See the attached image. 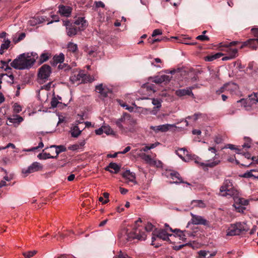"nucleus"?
I'll return each mask as SVG.
<instances>
[{"label": "nucleus", "mask_w": 258, "mask_h": 258, "mask_svg": "<svg viewBox=\"0 0 258 258\" xmlns=\"http://www.w3.org/2000/svg\"><path fill=\"white\" fill-rule=\"evenodd\" d=\"M38 56L35 52L24 53L19 55L11 63L15 69L25 70L30 68L34 63Z\"/></svg>", "instance_id": "1"}, {"label": "nucleus", "mask_w": 258, "mask_h": 258, "mask_svg": "<svg viewBox=\"0 0 258 258\" xmlns=\"http://www.w3.org/2000/svg\"><path fill=\"white\" fill-rule=\"evenodd\" d=\"M166 229H160L159 230H155L153 232V236L152 237V244L154 245L153 242L156 239V238H159L161 239H163L164 240H169V237L172 236L173 235L172 234H169V231L172 232H177L179 233L178 235L180 237V239L181 240H184L185 239L184 238V235L183 234V232L181 231L179 229H175L174 230H172L171 228L169 227L168 225L165 224Z\"/></svg>", "instance_id": "2"}, {"label": "nucleus", "mask_w": 258, "mask_h": 258, "mask_svg": "<svg viewBox=\"0 0 258 258\" xmlns=\"http://www.w3.org/2000/svg\"><path fill=\"white\" fill-rule=\"evenodd\" d=\"M126 121H128L131 125H135L137 123L136 119L131 118L130 115L125 113L115 121V124L122 132H133V128L124 127L122 125V123H125Z\"/></svg>", "instance_id": "3"}, {"label": "nucleus", "mask_w": 258, "mask_h": 258, "mask_svg": "<svg viewBox=\"0 0 258 258\" xmlns=\"http://www.w3.org/2000/svg\"><path fill=\"white\" fill-rule=\"evenodd\" d=\"M237 191L233 188L232 181L230 179L225 180L220 188L221 195L223 197L230 196L231 197L237 194Z\"/></svg>", "instance_id": "4"}, {"label": "nucleus", "mask_w": 258, "mask_h": 258, "mask_svg": "<svg viewBox=\"0 0 258 258\" xmlns=\"http://www.w3.org/2000/svg\"><path fill=\"white\" fill-rule=\"evenodd\" d=\"M192 160H194L196 163L203 167L205 170L207 169L208 167L213 168L218 165L220 162L219 160H216V157H214L213 160H207L206 162H200L201 158L196 156L192 157Z\"/></svg>", "instance_id": "5"}, {"label": "nucleus", "mask_w": 258, "mask_h": 258, "mask_svg": "<svg viewBox=\"0 0 258 258\" xmlns=\"http://www.w3.org/2000/svg\"><path fill=\"white\" fill-rule=\"evenodd\" d=\"M70 81L74 84H79L83 81L92 82L94 79H92L90 76H88L84 74L83 72H79L77 75H72L70 78Z\"/></svg>", "instance_id": "6"}, {"label": "nucleus", "mask_w": 258, "mask_h": 258, "mask_svg": "<svg viewBox=\"0 0 258 258\" xmlns=\"http://www.w3.org/2000/svg\"><path fill=\"white\" fill-rule=\"evenodd\" d=\"M43 169V166L41 163L38 162H34L27 168H23L22 172L26 176H27L29 174L42 171Z\"/></svg>", "instance_id": "7"}, {"label": "nucleus", "mask_w": 258, "mask_h": 258, "mask_svg": "<svg viewBox=\"0 0 258 258\" xmlns=\"http://www.w3.org/2000/svg\"><path fill=\"white\" fill-rule=\"evenodd\" d=\"M238 90V86L236 84L234 83H228L225 84L219 90H217L216 92L218 94L223 92L229 93L231 94H233L236 93Z\"/></svg>", "instance_id": "8"}, {"label": "nucleus", "mask_w": 258, "mask_h": 258, "mask_svg": "<svg viewBox=\"0 0 258 258\" xmlns=\"http://www.w3.org/2000/svg\"><path fill=\"white\" fill-rule=\"evenodd\" d=\"M138 222H142L140 218L136 222V225H137ZM128 238L130 239H138L140 240H144L146 238V234L144 231H142L141 229L136 226V227L134 230L133 233H131L128 235Z\"/></svg>", "instance_id": "9"}, {"label": "nucleus", "mask_w": 258, "mask_h": 258, "mask_svg": "<svg viewBox=\"0 0 258 258\" xmlns=\"http://www.w3.org/2000/svg\"><path fill=\"white\" fill-rule=\"evenodd\" d=\"M51 73V67L48 65L44 64L39 69L38 78L40 80L45 82L48 79Z\"/></svg>", "instance_id": "10"}, {"label": "nucleus", "mask_w": 258, "mask_h": 258, "mask_svg": "<svg viewBox=\"0 0 258 258\" xmlns=\"http://www.w3.org/2000/svg\"><path fill=\"white\" fill-rule=\"evenodd\" d=\"M96 91L100 94L101 97L105 98L108 96L109 93L112 92L111 89L109 88L106 85L100 84L95 87Z\"/></svg>", "instance_id": "11"}, {"label": "nucleus", "mask_w": 258, "mask_h": 258, "mask_svg": "<svg viewBox=\"0 0 258 258\" xmlns=\"http://www.w3.org/2000/svg\"><path fill=\"white\" fill-rule=\"evenodd\" d=\"M218 47L220 50L227 52V54H231L235 50V57L238 55L237 49L231 48V46H229L227 44H225L223 42L219 43L218 45Z\"/></svg>", "instance_id": "12"}, {"label": "nucleus", "mask_w": 258, "mask_h": 258, "mask_svg": "<svg viewBox=\"0 0 258 258\" xmlns=\"http://www.w3.org/2000/svg\"><path fill=\"white\" fill-rule=\"evenodd\" d=\"M171 76L167 75H163L161 76H156L153 78H151V82L156 84H161L164 83L165 84L170 82L171 79Z\"/></svg>", "instance_id": "13"}, {"label": "nucleus", "mask_w": 258, "mask_h": 258, "mask_svg": "<svg viewBox=\"0 0 258 258\" xmlns=\"http://www.w3.org/2000/svg\"><path fill=\"white\" fill-rule=\"evenodd\" d=\"M176 126L172 124H161L158 126H151L150 128L154 131L155 133L159 132H166L172 127H174Z\"/></svg>", "instance_id": "14"}, {"label": "nucleus", "mask_w": 258, "mask_h": 258, "mask_svg": "<svg viewBox=\"0 0 258 258\" xmlns=\"http://www.w3.org/2000/svg\"><path fill=\"white\" fill-rule=\"evenodd\" d=\"M192 218L190 220V223L195 225H206L207 220L204 219L202 216L194 215L190 213Z\"/></svg>", "instance_id": "15"}, {"label": "nucleus", "mask_w": 258, "mask_h": 258, "mask_svg": "<svg viewBox=\"0 0 258 258\" xmlns=\"http://www.w3.org/2000/svg\"><path fill=\"white\" fill-rule=\"evenodd\" d=\"M122 176L125 178L128 181L132 182L134 184H137L136 180V174L135 173L131 172L129 170H125L122 174Z\"/></svg>", "instance_id": "16"}, {"label": "nucleus", "mask_w": 258, "mask_h": 258, "mask_svg": "<svg viewBox=\"0 0 258 258\" xmlns=\"http://www.w3.org/2000/svg\"><path fill=\"white\" fill-rule=\"evenodd\" d=\"M72 10V8L69 6L60 5L58 7V12L63 17H69L71 14Z\"/></svg>", "instance_id": "17"}, {"label": "nucleus", "mask_w": 258, "mask_h": 258, "mask_svg": "<svg viewBox=\"0 0 258 258\" xmlns=\"http://www.w3.org/2000/svg\"><path fill=\"white\" fill-rule=\"evenodd\" d=\"M192 88H187L185 89H178L175 91V94L178 97H182L186 95L188 96H194L191 90Z\"/></svg>", "instance_id": "18"}, {"label": "nucleus", "mask_w": 258, "mask_h": 258, "mask_svg": "<svg viewBox=\"0 0 258 258\" xmlns=\"http://www.w3.org/2000/svg\"><path fill=\"white\" fill-rule=\"evenodd\" d=\"M75 24L80 26L79 30H84L88 26V22L84 17H78L75 21Z\"/></svg>", "instance_id": "19"}, {"label": "nucleus", "mask_w": 258, "mask_h": 258, "mask_svg": "<svg viewBox=\"0 0 258 258\" xmlns=\"http://www.w3.org/2000/svg\"><path fill=\"white\" fill-rule=\"evenodd\" d=\"M134 106H135V112L139 113L140 114H143L144 115H147L149 113H152L153 114H155L156 113L154 112V110L151 111L150 109L146 108H143L141 107L137 106L135 103H134L133 104Z\"/></svg>", "instance_id": "20"}, {"label": "nucleus", "mask_w": 258, "mask_h": 258, "mask_svg": "<svg viewBox=\"0 0 258 258\" xmlns=\"http://www.w3.org/2000/svg\"><path fill=\"white\" fill-rule=\"evenodd\" d=\"M246 101V103L250 106L256 104L258 102V94L253 93L249 95Z\"/></svg>", "instance_id": "21"}, {"label": "nucleus", "mask_w": 258, "mask_h": 258, "mask_svg": "<svg viewBox=\"0 0 258 258\" xmlns=\"http://www.w3.org/2000/svg\"><path fill=\"white\" fill-rule=\"evenodd\" d=\"M240 233L235 224L231 225L227 230V235L234 236L239 235Z\"/></svg>", "instance_id": "22"}, {"label": "nucleus", "mask_w": 258, "mask_h": 258, "mask_svg": "<svg viewBox=\"0 0 258 258\" xmlns=\"http://www.w3.org/2000/svg\"><path fill=\"white\" fill-rule=\"evenodd\" d=\"M79 123L73 124L71 128L70 132L73 137L77 138L82 133V131L78 127Z\"/></svg>", "instance_id": "23"}, {"label": "nucleus", "mask_w": 258, "mask_h": 258, "mask_svg": "<svg viewBox=\"0 0 258 258\" xmlns=\"http://www.w3.org/2000/svg\"><path fill=\"white\" fill-rule=\"evenodd\" d=\"M11 41L9 39H3L0 47V54H3L10 47Z\"/></svg>", "instance_id": "24"}, {"label": "nucleus", "mask_w": 258, "mask_h": 258, "mask_svg": "<svg viewBox=\"0 0 258 258\" xmlns=\"http://www.w3.org/2000/svg\"><path fill=\"white\" fill-rule=\"evenodd\" d=\"M10 122L15 124L19 125L21 122L23 121L22 117L18 115H14L8 118Z\"/></svg>", "instance_id": "25"}, {"label": "nucleus", "mask_w": 258, "mask_h": 258, "mask_svg": "<svg viewBox=\"0 0 258 258\" xmlns=\"http://www.w3.org/2000/svg\"><path fill=\"white\" fill-rule=\"evenodd\" d=\"M231 197H233L236 204H239L243 206L247 205L248 204V201L238 197V193L237 191V194H236V195L232 196Z\"/></svg>", "instance_id": "26"}, {"label": "nucleus", "mask_w": 258, "mask_h": 258, "mask_svg": "<svg viewBox=\"0 0 258 258\" xmlns=\"http://www.w3.org/2000/svg\"><path fill=\"white\" fill-rule=\"evenodd\" d=\"M105 170L111 173H116L119 171L120 166L115 163H110L109 165L105 168Z\"/></svg>", "instance_id": "27"}, {"label": "nucleus", "mask_w": 258, "mask_h": 258, "mask_svg": "<svg viewBox=\"0 0 258 258\" xmlns=\"http://www.w3.org/2000/svg\"><path fill=\"white\" fill-rule=\"evenodd\" d=\"M1 80L4 81V82L13 84L14 82V76L12 74H2Z\"/></svg>", "instance_id": "28"}, {"label": "nucleus", "mask_w": 258, "mask_h": 258, "mask_svg": "<svg viewBox=\"0 0 258 258\" xmlns=\"http://www.w3.org/2000/svg\"><path fill=\"white\" fill-rule=\"evenodd\" d=\"M235 224L236 225L240 233L243 231L246 232L248 231L250 228V226L245 222H237L235 223Z\"/></svg>", "instance_id": "29"}, {"label": "nucleus", "mask_w": 258, "mask_h": 258, "mask_svg": "<svg viewBox=\"0 0 258 258\" xmlns=\"http://www.w3.org/2000/svg\"><path fill=\"white\" fill-rule=\"evenodd\" d=\"M78 30L74 26L67 27L66 32L67 35L70 37H72L77 35Z\"/></svg>", "instance_id": "30"}, {"label": "nucleus", "mask_w": 258, "mask_h": 258, "mask_svg": "<svg viewBox=\"0 0 258 258\" xmlns=\"http://www.w3.org/2000/svg\"><path fill=\"white\" fill-rule=\"evenodd\" d=\"M67 51L75 53L78 50V45L77 44L72 42H69L67 45Z\"/></svg>", "instance_id": "31"}, {"label": "nucleus", "mask_w": 258, "mask_h": 258, "mask_svg": "<svg viewBox=\"0 0 258 258\" xmlns=\"http://www.w3.org/2000/svg\"><path fill=\"white\" fill-rule=\"evenodd\" d=\"M142 87L143 89L147 90L148 92V94L149 95L155 92V91L154 85L149 84V83L143 84Z\"/></svg>", "instance_id": "32"}, {"label": "nucleus", "mask_w": 258, "mask_h": 258, "mask_svg": "<svg viewBox=\"0 0 258 258\" xmlns=\"http://www.w3.org/2000/svg\"><path fill=\"white\" fill-rule=\"evenodd\" d=\"M170 177L174 180L173 183H178L182 182V179L178 173L173 172L170 173Z\"/></svg>", "instance_id": "33"}, {"label": "nucleus", "mask_w": 258, "mask_h": 258, "mask_svg": "<svg viewBox=\"0 0 258 258\" xmlns=\"http://www.w3.org/2000/svg\"><path fill=\"white\" fill-rule=\"evenodd\" d=\"M140 156L147 163L153 165H155L156 164V161L153 160L150 156L145 154H140Z\"/></svg>", "instance_id": "34"}, {"label": "nucleus", "mask_w": 258, "mask_h": 258, "mask_svg": "<svg viewBox=\"0 0 258 258\" xmlns=\"http://www.w3.org/2000/svg\"><path fill=\"white\" fill-rule=\"evenodd\" d=\"M257 42V43L258 44V38L250 39L248 40L247 41L244 42L243 44L241 46L240 48H243L245 46L249 45V47H250L252 49H256V47L254 45H252L251 44L252 42Z\"/></svg>", "instance_id": "35"}, {"label": "nucleus", "mask_w": 258, "mask_h": 258, "mask_svg": "<svg viewBox=\"0 0 258 258\" xmlns=\"http://www.w3.org/2000/svg\"><path fill=\"white\" fill-rule=\"evenodd\" d=\"M37 157L41 160H45L47 159L56 158L55 156H51L49 153H47L46 152H42L39 154L37 156Z\"/></svg>", "instance_id": "36"}, {"label": "nucleus", "mask_w": 258, "mask_h": 258, "mask_svg": "<svg viewBox=\"0 0 258 258\" xmlns=\"http://www.w3.org/2000/svg\"><path fill=\"white\" fill-rule=\"evenodd\" d=\"M192 207H198L201 208H203L206 207V204L202 200H193L191 202Z\"/></svg>", "instance_id": "37"}, {"label": "nucleus", "mask_w": 258, "mask_h": 258, "mask_svg": "<svg viewBox=\"0 0 258 258\" xmlns=\"http://www.w3.org/2000/svg\"><path fill=\"white\" fill-rule=\"evenodd\" d=\"M50 148H55V157H56L60 153V152H63L64 151H66V148L63 146H55V145H52L51 146H50Z\"/></svg>", "instance_id": "38"}, {"label": "nucleus", "mask_w": 258, "mask_h": 258, "mask_svg": "<svg viewBox=\"0 0 258 258\" xmlns=\"http://www.w3.org/2000/svg\"><path fill=\"white\" fill-rule=\"evenodd\" d=\"M202 115L201 113H195L192 116H188L186 117L184 122L186 123V126L188 125V122L187 119H192L194 121H196Z\"/></svg>", "instance_id": "39"}, {"label": "nucleus", "mask_w": 258, "mask_h": 258, "mask_svg": "<svg viewBox=\"0 0 258 258\" xmlns=\"http://www.w3.org/2000/svg\"><path fill=\"white\" fill-rule=\"evenodd\" d=\"M51 107L53 108L56 107H61L62 103L60 101H59L58 99L56 97H53L52 98V100L51 101Z\"/></svg>", "instance_id": "40"}, {"label": "nucleus", "mask_w": 258, "mask_h": 258, "mask_svg": "<svg viewBox=\"0 0 258 258\" xmlns=\"http://www.w3.org/2000/svg\"><path fill=\"white\" fill-rule=\"evenodd\" d=\"M64 55L63 53H60L58 55H55L53 60L56 63H61L64 61Z\"/></svg>", "instance_id": "41"}, {"label": "nucleus", "mask_w": 258, "mask_h": 258, "mask_svg": "<svg viewBox=\"0 0 258 258\" xmlns=\"http://www.w3.org/2000/svg\"><path fill=\"white\" fill-rule=\"evenodd\" d=\"M103 132L107 135H114V132L109 125H103Z\"/></svg>", "instance_id": "42"}, {"label": "nucleus", "mask_w": 258, "mask_h": 258, "mask_svg": "<svg viewBox=\"0 0 258 258\" xmlns=\"http://www.w3.org/2000/svg\"><path fill=\"white\" fill-rule=\"evenodd\" d=\"M37 251L36 250H32L29 251L27 252H23V255L25 256V258H31L33 255H34Z\"/></svg>", "instance_id": "43"}, {"label": "nucleus", "mask_w": 258, "mask_h": 258, "mask_svg": "<svg viewBox=\"0 0 258 258\" xmlns=\"http://www.w3.org/2000/svg\"><path fill=\"white\" fill-rule=\"evenodd\" d=\"M152 103L156 108H160L161 107V100L158 99L153 98L152 99Z\"/></svg>", "instance_id": "44"}, {"label": "nucleus", "mask_w": 258, "mask_h": 258, "mask_svg": "<svg viewBox=\"0 0 258 258\" xmlns=\"http://www.w3.org/2000/svg\"><path fill=\"white\" fill-rule=\"evenodd\" d=\"M225 148H228V149H230L231 150H234L236 151V153L237 154H242L241 153V150L240 149H239V148H236L235 147L234 145H232V144H227L226 145V146H225Z\"/></svg>", "instance_id": "45"}, {"label": "nucleus", "mask_w": 258, "mask_h": 258, "mask_svg": "<svg viewBox=\"0 0 258 258\" xmlns=\"http://www.w3.org/2000/svg\"><path fill=\"white\" fill-rule=\"evenodd\" d=\"M198 253L201 258H209L208 255L210 253L209 251L201 250Z\"/></svg>", "instance_id": "46"}, {"label": "nucleus", "mask_w": 258, "mask_h": 258, "mask_svg": "<svg viewBox=\"0 0 258 258\" xmlns=\"http://www.w3.org/2000/svg\"><path fill=\"white\" fill-rule=\"evenodd\" d=\"M49 58V54L47 53H42L40 56V62L42 63L47 61Z\"/></svg>", "instance_id": "47"}, {"label": "nucleus", "mask_w": 258, "mask_h": 258, "mask_svg": "<svg viewBox=\"0 0 258 258\" xmlns=\"http://www.w3.org/2000/svg\"><path fill=\"white\" fill-rule=\"evenodd\" d=\"M10 61H11V59H9L8 61H1V63L2 64V68L5 71L11 70V68L8 66V63Z\"/></svg>", "instance_id": "48"}, {"label": "nucleus", "mask_w": 258, "mask_h": 258, "mask_svg": "<svg viewBox=\"0 0 258 258\" xmlns=\"http://www.w3.org/2000/svg\"><path fill=\"white\" fill-rule=\"evenodd\" d=\"M235 52L236 51L235 50V51H234V52H233V53H232L231 54H227V56L223 57L222 59L223 60H227L235 58Z\"/></svg>", "instance_id": "49"}, {"label": "nucleus", "mask_w": 258, "mask_h": 258, "mask_svg": "<svg viewBox=\"0 0 258 258\" xmlns=\"http://www.w3.org/2000/svg\"><path fill=\"white\" fill-rule=\"evenodd\" d=\"M183 151L184 155H188V151L185 148H181V149H179L178 151H176L177 154L183 160H184L185 161H187L186 160H185L184 158L183 157V156L178 153V151Z\"/></svg>", "instance_id": "50"}, {"label": "nucleus", "mask_w": 258, "mask_h": 258, "mask_svg": "<svg viewBox=\"0 0 258 258\" xmlns=\"http://www.w3.org/2000/svg\"><path fill=\"white\" fill-rule=\"evenodd\" d=\"M38 20L37 17L31 18L29 21V24L31 26H35L39 24Z\"/></svg>", "instance_id": "51"}, {"label": "nucleus", "mask_w": 258, "mask_h": 258, "mask_svg": "<svg viewBox=\"0 0 258 258\" xmlns=\"http://www.w3.org/2000/svg\"><path fill=\"white\" fill-rule=\"evenodd\" d=\"M252 173H253L252 170H250L248 171L245 172L243 174H242L241 175V177L247 178H253V176H252Z\"/></svg>", "instance_id": "52"}, {"label": "nucleus", "mask_w": 258, "mask_h": 258, "mask_svg": "<svg viewBox=\"0 0 258 258\" xmlns=\"http://www.w3.org/2000/svg\"><path fill=\"white\" fill-rule=\"evenodd\" d=\"M13 110L15 113H19L22 110V107L20 105L16 103L13 105Z\"/></svg>", "instance_id": "53"}, {"label": "nucleus", "mask_w": 258, "mask_h": 258, "mask_svg": "<svg viewBox=\"0 0 258 258\" xmlns=\"http://www.w3.org/2000/svg\"><path fill=\"white\" fill-rule=\"evenodd\" d=\"M233 206L235 207L236 210L238 212H243L244 210H245V208L243 207L242 205L239 204H236L235 202L234 204H233Z\"/></svg>", "instance_id": "54"}, {"label": "nucleus", "mask_w": 258, "mask_h": 258, "mask_svg": "<svg viewBox=\"0 0 258 258\" xmlns=\"http://www.w3.org/2000/svg\"><path fill=\"white\" fill-rule=\"evenodd\" d=\"M196 39L202 41H205L209 40V38L204 34L199 35L196 37Z\"/></svg>", "instance_id": "55"}, {"label": "nucleus", "mask_w": 258, "mask_h": 258, "mask_svg": "<svg viewBox=\"0 0 258 258\" xmlns=\"http://www.w3.org/2000/svg\"><path fill=\"white\" fill-rule=\"evenodd\" d=\"M25 34L24 33H22L19 34V37L17 39L14 38L13 40L15 43H17L22 40V39H23L25 38Z\"/></svg>", "instance_id": "56"}, {"label": "nucleus", "mask_w": 258, "mask_h": 258, "mask_svg": "<svg viewBox=\"0 0 258 258\" xmlns=\"http://www.w3.org/2000/svg\"><path fill=\"white\" fill-rule=\"evenodd\" d=\"M162 34V31L160 29H157L153 31L152 36V37H155L157 35H161Z\"/></svg>", "instance_id": "57"}, {"label": "nucleus", "mask_w": 258, "mask_h": 258, "mask_svg": "<svg viewBox=\"0 0 258 258\" xmlns=\"http://www.w3.org/2000/svg\"><path fill=\"white\" fill-rule=\"evenodd\" d=\"M247 143H244L242 146L243 148H249L250 147V140L248 138L245 139Z\"/></svg>", "instance_id": "58"}, {"label": "nucleus", "mask_w": 258, "mask_h": 258, "mask_svg": "<svg viewBox=\"0 0 258 258\" xmlns=\"http://www.w3.org/2000/svg\"><path fill=\"white\" fill-rule=\"evenodd\" d=\"M114 258H131L128 255L126 254H123L121 253V252H120V253L115 256L114 257Z\"/></svg>", "instance_id": "59"}, {"label": "nucleus", "mask_w": 258, "mask_h": 258, "mask_svg": "<svg viewBox=\"0 0 258 258\" xmlns=\"http://www.w3.org/2000/svg\"><path fill=\"white\" fill-rule=\"evenodd\" d=\"M241 153H242L241 154L243 155L244 156V157L246 158H247V159H250V158H251V159L253 161H254L255 159L256 158L254 157H251L250 154L249 153H245V152H242V151H241Z\"/></svg>", "instance_id": "60"}, {"label": "nucleus", "mask_w": 258, "mask_h": 258, "mask_svg": "<svg viewBox=\"0 0 258 258\" xmlns=\"http://www.w3.org/2000/svg\"><path fill=\"white\" fill-rule=\"evenodd\" d=\"M153 225L151 223H148L145 227V230L147 231H151L153 229Z\"/></svg>", "instance_id": "61"}, {"label": "nucleus", "mask_w": 258, "mask_h": 258, "mask_svg": "<svg viewBox=\"0 0 258 258\" xmlns=\"http://www.w3.org/2000/svg\"><path fill=\"white\" fill-rule=\"evenodd\" d=\"M95 132L96 134L97 135H102L103 134V133H104L103 126H102L96 130Z\"/></svg>", "instance_id": "62"}, {"label": "nucleus", "mask_w": 258, "mask_h": 258, "mask_svg": "<svg viewBox=\"0 0 258 258\" xmlns=\"http://www.w3.org/2000/svg\"><path fill=\"white\" fill-rule=\"evenodd\" d=\"M253 173L252 176H253V179H257L258 178V170L256 169H252Z\"/></svg>", "instance_id": "63"}, {"label": "nucleus", "mask_w": 258, "mask_h": 258, "mask_svg": "<svg viewBox=\"0 0 258 258\" xmlns=\"http://www.w3.org/2000/svg\"><path fill=\"white\" fill-rule=\"evenodd\" d=\"M251 31L255 37H258V28H252Z\"/></svg>", "instance_id": "64"}]
</instances>
